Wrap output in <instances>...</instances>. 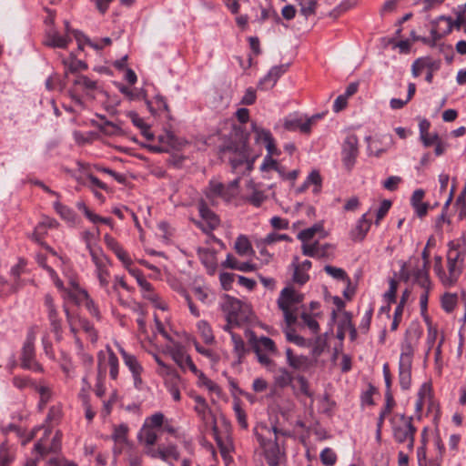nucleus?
Listing matches in <instances>:
<instances>
[{"instance_id": "12", "label": "nucleus", "mask_w": 466, "mask_h": 466, "mask_svg": "<svg viewBox=\"0 0 466 466\" xmlns=\"http://www.w3.org/2000/svg\"><path fill=\"white\" fill-rule=\"evenodd\" d=\"M359 155V139L356 135L350 134L346 137L341 147V159L344 167L351 171L354 167Z\"/></svg>"}, {"instance_id": "4", "label": "nucleus", "mask_w": 466, "mask_h": 466, "mask_svg": "<svg viewBox=\"0 0 466 466\" xmlns=\"http://www.w3.org/2000/svg\"><path fill=\"white\" fill-rule=\"evenodd\" d=\"M447 253L448 275L443 277L445 287L454 286L462 273L463 262L465 259V249L459 243L450 241Z\"/></svg>"}, {"instance_id": "32", "label": "nucleus", "mask_w": 466, "mask_h": 466, "mask_svg": "<svg viewBox=\"0 0 466 466\" xmlns=\"http://www.w3.org/2000/svg\"><path fill=\"white\" fill-rule=\"evenodd\" d=\"M294 379L295 377L286 368H279L274 376V382L277 387L284 389L290 386Z\"/></svg>"}, {"instance_id": "61", "label": "nucleus", "mask_w": 466, "mask_h": 466, "mask_svg": "<svg viewBox=\"0 0 466 466\" xmlns=\"http://www.w3.org/2000/svg\"><path fill=\"white\" fill-rule=\"evenodd\" d=\"M100 231L96 228V231L85 230L81 234V238L85 242L86 248L95 247L94 244L98 238Z\"/></svg>"}, {"instance_id": "35", "label": "nucleus", "mask_w": 466, "mask_h": 466, "mask_svg": "<svg viewBox=\"0 0 466 466\" xmlns=\"http://www.w3.org/2000/svg\"><path fill=\"white\" fill-rule=\"evenodd\" d=\"M119 289H123L127 292H132L134 290V289L127 283L124 277L116 275L114 277L113 284L110 287V295L116 294L118 301L121 304H125L121 299Z\"/></svg>"}, {"instance_id": "2", "label": "nucleus", "mask_w": 466, "mask_h": 466, "mask_svg": "<svg viewBox=\"0 0 466 466\" xmlns=\"http://www.w3.org/2000/svg\"><path fill=\"white\" fill-rule=\"evenodd\" d=\"M41 429L45 430L44 436L35 444L34 452H37L40 456H45L50 452H57L61 448L62 433L57 431L52 441L48 442V438L51 434V429L49 427H39L25 435V430L15 424H9L4 429V433L8 434L9 432H15L17 437L22 439V444L25 445L35 438V431Z\"/></svg>"}, {"instance_id": "58", "label": "nucleus", "mask_w": 466, "mask_h": 466, "mask_svg": "<svg viewBox=\"0 0 466 466\" xmlns=\"http://www.w3.org/2000/svg\"><path fill=\"white\" fill-rule=\"evenodd\" d=\"M47 234L46 225L45 222H40L35 228L32 234V239L41 245L42 247L46 243L44 241L46 235Z\"/></svg>"}, {"instance_id": "57", "label": "nucleus", "mask_w": 466, "mask_h": 466, "mask_svg": "<svg viewBox=\"0 0 466 466\" xmlns=\"http://www.w3.org/2000/svg\"><path fill=\"white\" fill-rule=\"evenodd\" d=\"M320 461L325 466H333L337 462V454L330 448H325L319 454Z\"/></svg>"}, {"instance_id": "45", "label": "nucleus", "mask_w": 466, "mask_h": 466, "mask_svg": "<svg viewBox=\"0 0 466 466\" xmlns=\"http://www.w3.org/2000/svg\"><path fill=\"white\" fill-rule=\"evenodd\" d=\"M91 257L93 263L96 268L108 265V259L106 255L103 253L102 249L98 247H92L87 248Z\"/></svg>"}, {"instance_id": "27", "label": "nucleus", "mask_w": 466, "mask_h": 466, "mask_svg": "<svg viewBox=\"0 0 466 466\" xmlns=\"http://www.w3.org/2000/svg\"><path fill=\"white\" fill-rule=\"evenodd\" d=\"M142 296L145 299L150 301L156 308L165 309V306L158 295L152 286L151 283L143 282L140 286Z\"/></svg>"}, {"instance_id": "7", "label": "nucleus", "mask_w": 466, "mask_h": 466, "mask_svg": "<svg viewBox=\"0 0 466 466\" xmlns=\"http://www.w3.org/2000/svg\"><path fill=\"white\" fill-rule=\"evenodd\" d=\"M239 181L240 178L237 177L225 185L217 179H210L204 194L212 204L218 198L228 202L238 194Z\"/></svg>"}, {"instance_id": "8", "label": "nucleus", "mask_w": 466, "mask_h": 466, "mask_svg": "<svg viewBox=\"0 0 466 466\" xmlns=\"http://www.w3.org/2000/svg\"><path fill=\"white\" fill-rule=\"evenodd\" d=\"M36 339V330L30 328L27 330L25 340L23 344L20 356V366L24 370H29L34 372L43 373V366L36 360L35 341Z\"/></svg>"}, {"instance_id": "38", "label": "nucleus", "mask_w": 466, "mask_h": 466, "mask_svg": "<svg viewBox=\"0 0 466 466\" xmlns=\"http://www.w3.org/2000/svg\"><path fill=\"white\" fill-rule=\"evenodd\" d=\"M198 331L206 344H213L215 337L209 323L206 320H199L197 323Z\"/></svg>"}, {"instance_id": "43", "label": "nucleus", "mask_w": 466, "mask_h": 466, "mask_svg": "<svg viewBox=\"0 0 466 466\" xmlns=\"http://www.w3.org/2000/svg\"><path fill=\"white\" fill-rule=\"evenodd\" d=\"M66 295L76 305H82L90 296L87 290L81 287L75 289H66Z\"/></svg>"}, {"instance_id": "46", "label": "nucleus", "mask_w": 466, "mask_h": 466, "mask_svg": "<svg viewBox=\"0 0 466 466\" xmlns=\"http://www.w3.org/2000/svg\"><path fill=\"white\" fill-rule=\"evenodd\" d=\"M54 208L59 216L68 222H74L76 218V213L70 208L63 205L59 201L54 203Z\"/></svg>"}, {"instance_id": "29", "label": "nucleus", "mask_w": 466, "mask_h": 466, "mask_svg": "<svg viewBox=\"0 0 466 466\" xmlns=\"http://www.w3.org/2000/svg\"><path fill=\"white\" fill-rule=\"evenodd\" d=\"M76 180L81 185L89 187L91 190H94V188L108 190L106 184L90 173H86L85 176L76 177Z\"/></svg>"}, {"instance_id": "21", "label": "nucleus", "mask_w": 466, "mask_h": 466, "mask_svg": "<svg viewBox=\"0 0 466 466\" xmlns=\"http://www.w3.org/2000/svg\"><path fill=\"white\" fill-rule=\"evenodd\" d=\"M283 127L286 130L295 132L299 131L302 134H309V122H307L306 116L299 114H291L285 117Z\"/></svg>"}, {"instance_id": "30", "label": "nucleus", "mask_w": 466, "mask_h": 466, "mask_svg": "<svg viewBox=\"0 0 466 466\" xmlns=\"http://www.w3.org/2000/svg\"><path fill=\"white\" fill-rule=\"evenodd\" d=\"M193 374L198 378V385L199 387H205L209 392L217 396L221 395V388L215 381L208 379L201 370L198 369V372Z\"/></svg>"}, {"instance_id": "24", "label": "nucleus", "mask_w": 466, "mask_h": 466, "mask_svg": "<svg viewBox=\"0 0 466 466\" xmlns=\"http://www.w3.org/2000/svg\"><path fill=\"white\" fill-rule=\"evenodd\" d=\"M253 350L255 353L265 352L272 355L278 354V350L275 342L268 337L261 336L256 338L255 336L250 339Z\"/></svg>"}, {"instance_id": "28", "label": "nucleus", "mask_w": 466, "mask_h": 466, "mask_svg": "<svg viewBox=\"0 0 466 466\" xmlns=\"http://www.w3.org/2000/svg\"><path fill=\"white\" fill-rule=\"evenodd\" d=\"M234 249L240 257H252L255 254L248 238L245 235H239L237 238Z\"/></svg>"}, {"instance_id": "15", "label": "nucleus", "mask_w": 466, "mask_h": 466, "mask_svg": "<svg viewBox=\"0 0 466 466\" xmlns=\"http://www.w3.org/2000/svg\"><path fill=\"white\" fill-rule=\"evenodd\" d=\"M243 303L229 295H224L223 301L221 303V309L226 314L227 321L229 323L239 324L242 319Z\"/></svg>"}, {"instance_id": "50", "label": "nucleus", "mask_w": 466, "mask_h": 466, "mask_svg": "<svg viewBox=\"0 0 466 466\" xmlns=\"http://www.w3.org/2000/svg\"><path fill=\"white\" fill-rule=\"evenodd\" d=\"M299 7L300 13L306 18L309 16L315 15L317 9V0H297Z\"/></svg>"}, {"instance_id": "23", "label": "nucleus", "mask_w": 466, "mask_h": 466, "mask_svg": "<svg viewBox=\"0 0 466 466\" xmlns=\"http://www.w3.org/2000/svg\"><path fill=\"white\" fill-rule=\"evenodd\" d=\"M163 377H164V385H165L167 390L172 396V399L175 401H180V400H181L180 389L182 386L181 377L177 373L176 370L168 371V374L165 375Z\"/></svg>"}, {"instance_id": "1", "label": "nucleus", "mask_w": 466, "mask_h": 466, "mask_svg": "<svg viewBox=\"0 0 466 466\" xmlns=\"http://www.w3.org/2000/svg\"><path fill=\"white\" fill-rule=\"evenodd\" d=\"M288 434L276 426L258 424L255 428V436L263 451L268 466H279L286 456L283 438Z\"/></svg>"}, {"instance_id": "39", "label": "nucleus", "mask_w": 466, "mask_h": 466, "mask_svg": "<svg viewBox=\"0 0 466 466\" xmlns=\"http://www.w3.org/2000/svg\"><path fill=\"white\" fill-rule=\"evenodd\" d=\"M95 274L98 279L100 287L105 289V291L106 292L107 295H110V286H109L110 273L107 268V265H104V266L96 268Z\"/></svg>"}, {"instance_id": "53", "label": "nucleus", "mask_w": 466, "mask_h": 466, "mask_svg": "<svg viewBox=\"0 0 466 466\" xmlns=\"http://www.w3.org/2000/svg\"><path fill=\"white\" fill-rule=\"evenodd\" d=\"M233 410L235 412L236 419L238 420V425L242 429L248 428V420H247V414L244 409L241 406L240 401L236 400L233 403Z\"/></svg>"}, {"instance_id": "9", "label": "nucleus", "mask_w": 466, "mask_h": 466, "mask_svg": "<svg viewBox=\"0 0 466 466\" xmlns=\"http://www.w3.org/2000/svg\"><path fill=\"white\" fill-rule=\"evenodd\" d=\"M414 350L410 342L406 341L401 345V352L399 361V382L403 390L411 386V368Z\"/></svg>"}, {"instance_id": "64", "label": "nucleus", "mask_w": 466, "mask_h": 466, "mask_svg": "<svg viewBox=\"0 0 466 466\" xmlns=\"http://www.w3.org/2000/svg\"><path fill=\"white\" fill-rule=\"evenodd\" d=\"M334 258V248L330 244L319 245L315 258L330 259Z\"/></svg>"}, {"instance_id": "20", "label": "nucleus", "mask_w": 466, "mask_h": 466, "mask_svg": "<svg viewBox=\"0 0 466 466\" xmlns=\"http://www.w3.org/2000/svg\"><path fill=\"white\" fill-rule=\"evenodd\" d=\"M289 65H279L272 66L268 74L259 80L258 88L261 90H269L273 88L279 78L288 70Z\"/></svg>"}, {"instance_id": "47", "label": "nucleus", "mask_w": 466, "mask_h": 466, "mask_svg": "<svg viewBox=\"0 0 466 466\" xmlns=\"http://www.w3.org/2000/svg\"><path fill=\"white\" fill-rule=\"evenodd\" d=\"M455 179H453V184L451 186V188L450 190V193H449V197L448 198L446 199L444 205H443V208H442V212L441 214L437 218V220H436V227L438 228H441L442 227V223L446 221V211L449 208V206L451 205V203L452 202V199H453V197H454V193H455V190H456V185H455Z\"/></svg>"}, {"instance_id": "52", "label": "nucleus", "mask_w": 466, "mask_h": 466, "mask_svg": "<svg viewBox=\"0 0 466 466\" xmlns=\"http://www.w3.org/2000/svg\"><path fill=\"white\" fill-rule=\"evenodd\" d=\"M193 294L197 297V299L204 304H210L212 299H210V292L208 287L205 286H194L191 289Z\"/></svg>"}, {"instance_id": "13", "label": "nucleus", "mask_w": 466, "mask_h": 466, "mask_svg": "<svg viewBox=\"0 0 466 466\" xmlns=\"http://www.w3.org/2000/svg\"><path fill=\"white\" fill-rule=\"evenodd\" d=\"M44 307L47 314V319L50 323L51 330L52 332H54L56 339L59 341L62 339L63 333L62 319L59 317V312L52 295H45Z\"/></svg>"}, {"instance_id": "60", "label": "nucleus", "mask_w": 466, "mask_h": 466, "mask_svg": "<svg viewBox=\"0 0 466 466\" xmlns=\"http://www.w3.org/2000/svg\"><path fill=\"white\" fill-rule=\"evenodd\" d=\"M398 290V281L390 279L389 281V289L384 293V299L389 303L396 302V295Z\"/></svg>"}, {"instance_id": "62", "label": "nucleus", "mask_w": 466, "mask_h": 466, "mask_svg": "<svg viewBox=\"0 0 466 466\" xmlns=\"http://www.w3.org/2000/svg\"><path fill=\"white\" fill-rule=\"evenodd\" d=\"M85 216L93 223H103L113 227L112 219L110 218H104L92 212L88 208H85Z\"/></svg>"}, {"instance_id": "16", "label": "nucleus", "mask_w": 466, "mask_h": 466, "mask_svg": "<svg viewBox=\"0 0 466 466\" xmlns=\"http://www.w3.org/2000/svg\"><path fill=\"white\" fill-rule=\"evenodd\" d=\"M286 360L289 368L299 372H308L314 367V360L308 356L295 354L290 348L286 349Z\"/></svg>"}, {"instance_id": "5", "label": "nucleus", "mask_w": 466, "mask_h": 466, "mask_svg": "<svg viewBox=\"0 0 466 466\" xmlns=\"http://www.w3.org/2000/svg\"><path fill=\"white\" fill-rule=\"evenodd\" d=\"M304 299L303 294L292 287L284 288L279 296L278 306L283 312L285 322L295 324L297 322V306Z\"/></svg>"}, {"instance_id": "56", "label": "nucleus", "mask_w": 466, "mask_h": 466, "mask_svg": "<svg viewBox=\"0 0 466 466\" xmlns=\"http://www.w3.org/2000/svg\"><path fill=\"white\" fill-rule=\"evenodd\" d=\"M457 301V294L445 293L441 298V307L446 312L450 313L454 310Z\"/></svg>"}, {"instance_id": "31", "label": "nucleus", "mask_w": 466, "mask_h": 466, "mask_svg": "<svg viewBox=\"0 0 466 466\" xmlns=\"http://www.w3.org/2000/svg\"><path fill=\"white\" fill-rule=\"evenodd\" d=\"M371 222L367 218V214L362 215L359 219L355 228L352 231V238L354 240H362L370 230Z\"/></svg>"}, {"instance_id": "55", "label": "nucleus", "mask_w": 466, "mask_h": 466, "mask_svg": "<svg viewBox=\"0 0 466 466\" xmlns=\"http://www.w3.org/2000/svg\"><path fill=\"white\" fill-rule=\"evenodd\" d=\"M307 184L309 186L314 185L313 193L319 194L321 190V185H322V178L318 170H312L309 176L307 177L306 180Z\"/></svg>"}, {"instance_id": "37", "label": "nucleus", "mask_w": 466, "mask_h": 466, "mask_svg": "<svg viewBox=\"0 0 466 466\" xmlns=\"http://www.w3.org/2000/svg\"><path fill=\"white\" fill-rule=\"evenodd\" d=\"M231 341L233 344V353L238 359V361L241 362L248 352L245 342L239 335L234 332H231Z\"/></svg>"}, {"instance_id": "63", "label": "nucleus", "mask_w": 466, "mask_h": 466, "mask_svg": "<svg viewBox=\"0 0 466 466\" xmlns=\"http://www.w3.org/2000/svg\"><path fill=\"white\" fill-rule=\"evenodd\" d=\"M82 305L86 307V310L92 317L96 318L97 320L101 319V313L99 308L90 296L86 299V301Z\"/></svg>"}, {"instance_id": "6", "label": "nucleus", "mask_w": 466, "mask_h": 466, "mask_svg": "<svg viewBox=\"0 0 466 466\" xmlns=\"http://www.w3.org/2000/svg\"><path fill=\"white\" fill-rule=\"evenodd\" d=\"M164 421L165 415L162 412H156L145 419L137 434V439L145 446V450L157 443Z\"/></svg>"}, {"instance_id": "54", "label": "nucleus", "mask_w": 466, "mask_h": 466, "mask_svg": "<svg viewBox=\"0 0 466 466\" xmlns=\"http://www.w3.org/2000/svg\"><path fill=\"white\" fill-rule=\"evenodd\" d=\"M321 226L319 225H314L310 228H305L301 230L298 234V238L304 243H309V241L315 237L316 233L320 231Z\"/></svg>"}, {"instance_id": "48", "label": "nucleus", "mask_w": 466, "mask_h": 466, "mask_svg": "<svg viewBox=\"0 0 466 466\" xmlns=\"http://www.w3.org/2000/svg\"><path fill=\"white\" fill-rule=\"evenodd\" d=\"M252 131L255 133L257 143H263L265 145L273 138L269 130L258 127L256 123H252Z\"/></svg>"}, {"instance_id": "3", "label": "nucleus", "mask_w": 466, "mask_h": 466, "mask_svg": "<svg viewBox=\"0 0 466 466\" xmlns=\"http://www.w3.org/2000/svg\"><path fill=\"white\" fill-rule=\"evenodd\" d=\"M392 436L398 443H408V449L413 450L417 428L413 424V417L395 413L390 418Z\"/></svg>"}, {"instance_id": "49", "label": "nucleus", "mask_w": 466, "mask_h": 466, "mask_svg": "<svg viewBox=\"0 0 466 466\" xmlns=\"http://www.w3.org/2000/svg\"><path fill=\"white\" fill-rule=\"evenodd\" d=\"M301 320L303 324L309 329L311 334L317 335L319 332V325L316 319V316L308 312L301 314Z\"/></svg>"}, {"instance_id": "18", "label": "nucleus", "mask_w": 466, "mask_h": 466, "mask_svg": "<svg viewBox=\"0 0 466 466\" xmlns=\"http://www.w3.org/2000/svg\"><path fill=\"white\" fill-rule=\"evenodd\" d=\"M453 28V20L450 16L441 15L432 22L431 36L433 45L442 37L451 33Z\"/></svg>"}, {"instance_id": "44", "label": "nucleus", "mask_w": 466, "mask_h": 466, "mask_svg": "<svg viewBox=\"0 0 466 466\" xmlns=\"http://www.w3.org/2000/svg\"><path fill=\"white\" fill-rule=\"evenodd\" d=\"M190 397L196 402V405L194 407L195 411L198 413V415L202 420H205L206 415H207L208 411L209 410V407H208V402L206 401L205 398H203L202 396L198 395V394H191Z\"/></svg>"}, {"instance_id": "22", "label": "nucleus", "mask_w": 466, "mask_h": 466, "mask_svg": "<svg viewBox=\"0 0 466 466\" xmlns=\"http://www.w3.org/2000/svg\"><path fill=\"white\" fill-rule=\"evenodd\" d=\"M72 41L70 35H60L56 29L49 28L46 31L44 45L52 48H62L67 47L68 44Z\"/></svg>"}, {"instance_id": "14", "label": "nucleus", "mask_w": 466, "mask_h": 466, "mask_svg": "<svg viewBox=\"0 0 466 466\" xmlns=\"http://www.w3.org/2000/svg\"><path fill=\"white\" fill-rule=\"evenodd\" d=\"M198 209L201 221H198L196 224L203 232L209 233L219 226L220 219L218 216L208 207L205 200L198 201Z\"/></svg>"}, {"instance_id": "51", "label": "nucleus", "mask_w": 466, "mask_h": 466, "mask_svg": "<svg viewBox=\"0 0 466 466\" xmlns=\"http://www.w3.org/2000/svg\"><path fill=\"white\" fill-rule=\"evenodd\" d=\"M128 427L126 424H120L114 428L112 434L113 441L117 444L126 443L127 441Z\"/></svg>"}, {"instance_id": "11", "label": "nucleus", "mask_w": 466, "mask_h": 466, "mask_svg": "<svg viewBox=\"0 0 466 466\" xmlns=\"http://www.w3.org/2000/svg\"><path fill=\"white\" fill-rule=\"evenodd\" d=\"M117 348L125 366L128 369L132 375L135 389L141 390L144 386V381L142 379L144 368L142 364L134 354L126 351L125 349L120 345H118Z\"/></svg>"}, {"instance_id": "36", "label": "nucleus", "mask_w": 466, "mask_h": 466, "mask_svg": "<svg viewBox=\"0 0 466 466\" xmlns=\"http://www.w3.org/2000/svg\"><path fill=\"white\" fill-rule=\"evenodd\" d=\"M429 268H424L422 265L420 268H417L412 272L414 281L420 285L423 289H431V281L428 273Z\"/></svg>"}, {"instance_id": "25", "label": "nucleus", "mask_w": 466, "mask_h": 466, "mask_svg": "<svg viewBox=\"0 0 466 466\" xmlns=\"http://www.w3.org/2000/svg\"><path fill=\"white\" fill-rule=\"evenodd\" d=\"M425 191L421 188L416 189L410 198V205L414 209L415 214L422 218H424L430 208V204L423 201Z\"/></svg>"}, {"instance_id": "10", "label": "nucleus", "mask_w": 466, "mask_h": 466, "mask_svg": "<svg viewBox=\"0 0 466 466\" xmlns=\"http://www.w3.org/2000/svg\"><path fill=\"white\" fill-rule=\"evenodd\" d=\"M107 368L109 369L110 378L116 380L119 373V361L118 358L109 346L106 347V351L100 350L97 354L98 378L106 376Z\"/></svg>"}, {"instance_id": "42", "label": "nucleus", "mask_w": 466, "mask_h": 466, "mask_svg": "<svg viewBox=\"0 0 466 466\" xmlns=\"http://www.w3.org/2000/svg\"><path fill=\"white\" fill-rule=\"evenodd\" d=\"M325 272L332 277L334 279L341 280L348 285L350 284V279L347 275L346 271L341 268L333 267L330 265H326L324 267Z\"/></svg>"}, {"instance_id": "33", "label": "nucleus", "mask_w": 466, "mask_h": 466, "mask_svg": "<svg viewBox=\"0 0 466 466\" xmlns=\"http://www.w3.org/2000/svg\"><path fill=\"white\" fill-rule=\"evenodd\" d=\"M15 449L5 441L0 445V466H10L15 460Z\"/></svg>"}, {"instance_id": "17", "label": "nucleus", "mask_w": 466, "mask_h": 466, "mask_svg": "<svg viewBox=\"0 0 466 466\" xmlns=\"http://www.w3.org/2000/svg\"><path fill=\"white\" fill-rule=\"evenodd\" d=\"M232 171L236 174L249 173L254 167V158H249L247 146L244 144L238 155L230 158Z\"/></svg>"}, {"instance_id": "26", "label": "nucleus", "mask_w": 466, "mask_h": 466, "mask_svg": "<svg viewBox=\"0 0 466 466\" xmlns=\"http://www.w3.org/2000/svg\"><path fill=\"white\" fill-rule=\"evenodd\" d=\"M145 453L152 459H160L163 461H167L170 457L174 458L175 460L178 458L177 447L174 445L157 449H155L154 446H151L145 450Z\"/></svg>"}, {"instance_id": "41", "label": "nucleus", "mask_w": 466, "mask_h": 466, "mask_svg": "<svg viewBox=\"0 0 466 466\" xmlns=\"http://www.w3.org/2000/svg\"><path fill=\"white\" fill-rule=\"evenodd\" d=\"M247 187L253 190L252 194L247 198L248 202L252 204L254 207L258 208L266 200L264 192L255 188V184L252 180H248Z\"/></svg>"}, {"instance_id": "19", "label": "nucleus", "mask_w": 466, "mask_h": 466, "mask_svg": "<svg viewBox=\"0 0 466 466\" xmlns=\"http://www.w3.org/2000/svg\"><path fill=\"white\" fill-rule=\"evenodd\" d=\"M173 360L182 369L187 368L192 373L198 372V368L191 357L186 353L185 348L179 344H174L168 350Z\"/></svg>"}, {"instance_id": "34", "label": "nucleus", "mask_w": 466, "mask_h": 466, "mask_svg": "<svg viewBox=\"0 0 466 466\" xmlns=\"http://www.w3.org/2000/svg\"><path fill=\"white\" fill-rule=\"evenodd\" d=\"M283 331L288 341L294 343L299 347H308L309 343L306 339L297 334L295 329L292 327L294 324H288L285 322Z\"/></svg>"}, {"instance_id": "59", "label": "nucleus", "mask_w": 466, "mask_h": 466, "mask_svg": "<svg viewBox=\"0 0 466 466\" xmlns=\"http://www.w3.org/2000/svg\"><path fill=\"white\" fill-rule=\"evenodd\" d=\"M62 417V408L59 405H54L50 407L47 416L46 422L49 423V428L55 424H57Z\"/></svg>"}, {"instance_id": "40", "label": "nucleus", "mask_w": 466, "mask_h": 466, "mask_svg": "<svg viewBox=\"0 0 466 466\" xmlns=\"http://www.w3.org/2000/svg\"><path fill=\"white\" fill-rule=\"evenodd\" d=\"M74 85L80 87L86 94H89L97 88V84L96 81L83 75L76 76V78L74 80Z\"/></svg>"}]
</instances>
